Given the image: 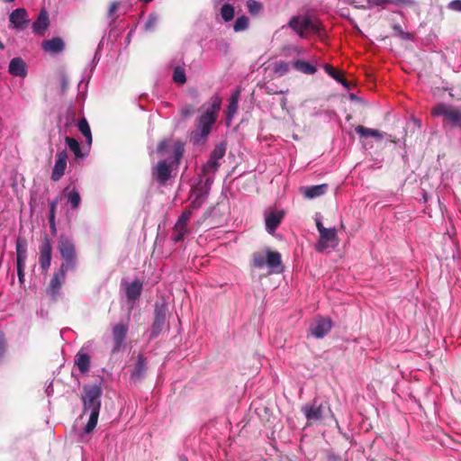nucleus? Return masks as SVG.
Returning <instances> with one entry per match:
<instances>
[{"mask_svg":"<svg viewBox=\"0 0 461 461\" xmlns=\"http://www.w3.org/2000/svg\"><path fill=\"white\" fill-rule=\"evenodd\" d=\"M221 107V98L219 95H213L211 98L210 106L197 118L195 130L191 132V140L194 144H199L208 137L212 125L217 120Z\"/></svg>","mask_w":461,"mask_h":461,"instance_id":"1","label":"nucleus"},{"mask_svg":"<svg viewBox=\"0 0 461 461\" xmlns=\"http://www.w3.org/2000/svg\"><path fill=\"white\" fill-rule=\"evenodd\" d=\"M102 393V388L98 384L85 385L83 387L81 395L83 414L90 412L88 422L84 429L86 434L91 433L96 427L101 409Z\"/></svg>","mask_w":461,"mask_h":461,"instance_id":"2","label":"nucleus"},{"mask_svg":"<svg viewBox=\"0 0 461 461\" xmlns=\"http://www.w3.org/2000/svg\"><path fill=\"white\" fill-rule=\"evenodd\" d=\"M288 25L301 38H306L309 33L321 35L322 31V24L320 20L309 15L293 16L290 19Z\"/></svg>","mask_w":461,"mask_h":461,"instance_id":"3","label":"nucleus"},{"mask_svg":"<svg viewBox=\"0 0 461 461\" xmlns=\"http://www.w3.org/2000/svg\"><path fill=\"white\" fill-rule=\"evenodd\" d=\"M302 411L309 421H321L328 416L333 417L330 405L326 401L314 398L309 404L302 407Z\"/></svg>","mask_w":461,"mask_h":461,"instance_id":"4","label":"nucleus"},{"mask_svg":"<svg viewBox=\"0 0 461 461\" xmlns=\"http://www.w3.org/2000/svg\"><path fill=\"white\" fill-rule=\"evenodd\" d=\"M251 266L254 268H262L267 266L273 271L279 272V268L282 267L281 254L269 249H267L266 253L255 252L251 258Z\"/></svg>","mask_w":461,"mask_h":461,"instance_id":"5","label":"nucleus"},{"mask_svg":"<svg viewBox=\"0 0 461 461\" xmlns=\"http://www.w3.org/2000/svg\"><path fill=\"white\" fill-rule=\"evenodd\" d=\"M58 249L63 258L61 267L74 269L77 266V252L74 242L67 236L61 235L58 241Z\"/></svg>","mask_w":461,"mask_h":461,"instance_id":"6","label":"nucleus"},{"mask_svg":"<svg viewBox=\"0 0 461 461\" xmlns=\"http://www.w3.org/2000/svg\"><path fill=\"white\" fill-rule=\"evenodd\" d=\"M431 114L434 116H443L444 123L461 129V109L439 103L431 109Z\"/></svg>","mask_w":461,"mask_h":461,"instance_id":"7","label":"nucleus"},{"mask_svg":"<svg viewBox=\"0 0 461 461\" xmlns=\"http://www.w3.org/2000/svg\"><path fill=\"white\" fill-rule=\"evenodd\" d=\"M128 325L126 323H116L112 330V337L113 346L111 354L115 355L124 348V341L128 334Z\"/></svg>","mask_w":461,"mask_h":461,"instance_id":"8","label":"nucleus"},{"mask_svg":"<svg viewBox=\"0 0 461 461\" xmlns=\"http://www.w3.org/2000/svg\"><path fill=\"white\" fill-rule=\"evenodd\" d=\"M17 276L20 283L24 280V267L27 258V241L23 238H18L15 245Z\"/></svg>","mask_w":461,"mask_h":461,"instance_id":"9","label":"nucleus"},{"mask_svg":"<svg viewBox=\"0 0 461 461\" xmlns=\"http://www.w3.org/2000/svg\"><path fill=\"white\" fill-rule=\"evenodd\" d=\"M52 258V244L50 237L44 235L40 246L39 264L42 271L47 272L50 267Z\"/></svg>","mask_w":461,"mask_h":461,"instance_id":"10","label":"nucleus"},{"mask_svg":"<svg viewBox=\"0 0 461 461\" xmlns=\"http://www.w3.org/2000/svg\"><path fill=\"white\" fill-rule=\"evenodd\" d=\"M68 269L59 267V269L55 272L50 279V282L47 287V294L53 299L56 300L59 294V291L65 282L66 274Z\"/></svg>","mask_w":461,"mask_h":461,"instance_id":"11","label":"nucleus"},{"mask_svg":"<svg viewBox=\"0 0 461 461\" xmlns=\"http://www.w3.org/2000/svg\"><path fill=\"white\" fill-rule=\"evenodd\" d=\"M337 230L334 228H329L327 230H322L320 234V239L316 244V250L323 252L328 248H335L338 245Z\"/></svg>","mask_w":461,"mask_h":461,"instance_id":"12","label":"nucleus"},{"mask_svg":"<svg viewBox=\"0 0 461 461\" xmlns=\"http://www.w3.org/2000/svg\"><path fill=\"white\" fill-rule=\"evenodd\" d=\"M9 21L14 29L23 31L30 23L28 13L24 8H17L9 15Z\"/></svg>","mask_w":461,"mask_h":461,"instance_id":"13","label":"nucleus"},{"mask_svg":"<svg viewBox=\"0 0 461 461\" xmlns=\"http://www.w3.org/2000/svg\"><path fill=\"white\" fill-rule=\"evenodd\" d=\"M413 4V0H365L364 4L356 5V7L358 9L367 10L373 6H382L384 8L387 5L410 6Z\"/></svg>","mask_w":461,"mask_h":461,"instance_id":"14","label":"nucleus"},{"mask_svg":"<svg viewBox=\"0 0 461 461\" xmlns=\"http://www.w3.org/2000/svg\"><path fill=\"white\" fill-rule=\"evenodd\" d=\"M68 156L66 150H62L56 155V161L51 173V179L55 182L61 179L67 168Z\"/></svg>","mask_w":461,"mask_h":461,"instance_id":"15","label":"nucleus"},{"mask_svg":"<svg viewBox=\"0 0 461 461\" xmlns=\"http://www.w3.org/2000/svg\"><path fill=\"white\" fill-rule=\"evenodd\" d=\"M42 50L51 55H57L65 50V41L61 37H53L50 40H44L41 43Z\"/></svg>","mask_w":461,"mask_h":461,"instance_id":"16","label":"nucleus"},{"mask_svg":"<svg viewBox=\"0 0 461 461\" xmlns=\"http://www.w3.org/2000/svg\"><path fill=\"white\" fill-rule=\"evenodd\" d=\"M332 322L329 318H320L311 327V334L316 339H322L331 330Z\"/></svg>","mask_w":461,"mask_h":461,"instance_id":"17","label":"nucleus"},{"mask_svg":"<svg viewBox=\"0 0 461 461\" xmlns=\"http://www.w3.org/2000/svg\"><path fill=\"white\" fill-rule=\"evenodd\" d=\"M49 26V13L46 9L42 8L38 14L37 19L32 23V32L37 35L43 36Z\"/></svg>","mask_w":461,"mask_h":461,"instance_id":"18","label":"nucleus"},{"mask_svg":"<svg viewBox=\"0 0 461 461\" xmlns=\"http://www.w3.org/2000/svg\"><path fill=\"white\" fill-rule=\"evenodd\" d=\"M152 175L159 184L164 185L171 177V167L167 161H159L153 168Z\"/></svg>","mask_w":461,"mask_h":461,"instance_id":"19","label":"nucleus"},{"mask_svg":"<svg viewBox=\"0 0 461 461\" xmlns=\"http://www.w3.org/2000/svg\"><path fill=\"white\" fill-rule=\"evenodd\" d=\"M8 72L14 77H25L27 76L26 63L22 58H14L9 63Z\"/></svg>","mask_w":461,"mask_h":461,"instance_id":"20","label":"nucleus"},{"mask_svg":"<svg viewBox=\"0 0 461 461\" xmlns=\"http://www.w3.org/2000/svg\"><path fill=\"white\" fill-rule=\"evenodd\" d=\"M301 190L304 197L308 199H313L323 195L328 190V185L321 184L317 185L304 186L302 187Z\"/></svg>","mask_w":461,"mask_h":461,"instance_id":"21","label":"nucleus"},{"mask_svg":"<svg viewBox=\"0 0 461 461\" xmlns=\"http://www.w3.org/2000/svg\"><path fill=\"white\" fill-rule=\"evenodd\" d=\"M166 323V314L161 310H156L154 321L151 327V337H158L162 331Z\"/></svg>","mask_w":461,"mask_h":461,"instance_id":"22","label":"nucleus"},{"mask_svg":"<svg viewBox=\"0 0 461 461\" xmlns=\"http://www.w3.org/2000/svg\"><path fill=\"white\" fill-rule=\"evenodd\" d=\"M147 370V362L143 355H138L137 362L131 372V379L134 381L141 380Z\"/></svg>","mask_w":461,"mask_h":461,"instance_id":"23","label":"nucleus"},{"mask_svg":"<svg viewBox=\"0 0 461 461\" xmlns=\"http://www.w3.org/2000/svg\"><path fill=\"white\" fill-rule=\"evenodd\" d=\"M142 291V283L135 280L126 285L125 292L129 301H136L140 298Z\"/></svg>","mask_w":461,"mask_h":461,"instance_id":"24","label":"nucleus"},{"mask_svg":"<svg viewBox=\"0 0 461 461\" xmlns=\"http://www.w3.org/2000/svg\"><path fill=\"white\" fill-rule=\"evenodd\" d=\"M188 222L181 221L177 219L172 234V240L175 242H179L184 240L185 236L189 232L187 228Z\"/></svg>","mask_w":461,"mask_h":461,"instance_id":"25","label":"nucleus"},{"mask_svg":"<svg viewBox=\"0 0 461 461\" xmlns=\"http://www.w3.org/2000/svg\"><path fill=\"white\" fill-rule=\"evenodd\" d=\"M292 66L296 71L305 75H313L317 71L315 66L302 59L293 61Z\"/></svg>","mask_w":461,"mask_h":461,"instance_id":"26","label":"nucleus"},{"mask_svg":"<svg viewBox=\"0 0 461 461\" xmlns=\"http://www.w3.org/2000/svg\"><path fill=\"white\" fill-rule=\"evenodd\" d=\"M284 214L283 212H271L266 218V228L269 233H273L280 224Z\"/></svg>","mask_w":461,"mask_h":461,"instance_id":"27","label":"nucleus"},{"mask_svg":"<svg viewBox=\"0 0 461 461\" xmlns=\"http://www.w3.org/2000/svg\"><path fill=\"white\" fill-rule=\"evenodd\" d=\"M323 68L325 72L329 74L332 78L342 84L346 88L350 89L351 84L343 77L342 74L337 71L332 66L325 64Z\"/></svg>","mask_w":461,"mask_h":461,"instance_id":"28","label":"nucleus"},{"mask_svg":"<svg viewBox=\"0 0 461 461\" xmlns=\"http://www.w3.org/2000/svg\"><path fill=\"white\" fill-rule=\"evenodd\" d=\"M239 97H240V91H237L235 94L232 95L228 108H227V116L226 121L229 124L235 114V113L238 110V103H239Z\"/></svg>","mask_w":461,"mask_h":461,"instance_id":"29","label":"nucleus"},{"mask_svg":"<svg viewBox=\"0 0 461 461\" xmlns=\"http://www.w3.org/2000/svg\"><path fill=\"white\" fill-rule=\"evenodd\" d=\"M75 363L81 373H86L90 367V357L86 353H78L76 356Z\"/></svg>","mask_w":461,"mask_h":461,"instance_id":"30","label":"nucleus"},{"mask_svg":"<svg viewBox=\"0 0 461 461\" xmlns=\"http://www.w3.org/2000/svg\"><path fill=\"white\" fill-rule=\"evenodd\" d=\"M355 131L362 138H367V137H374V138H377V139L383 138L382 132H380L378 130L366 128L362 125H357L355 128Z\"/></svg>","mask_w":461,"mask_h":461,"instance_id":"31","label":"nucleus"},{"mask_svg":"<svg viewBox=\"0 0 461 461\" xmlns=\"http://www.w3.org/2000/svg\"><path fill=\"white\" fill-rule=\"evenodd\" d=\"M79 131L85 136L88 145L92 144V133L87 120L83 117L77 122Z\"/></svg>","mask_w":461,"mask_h":461,"instance_id":"32","label":"nucleus"},{"mask_svg":"<svg viewBox=\"0 0 461 461\" xmlns=\"http://www.w3.org/2000/svg\"><path fill=\"white\" fill-rule=\"evenodd\" d=\"M58 202H59V200H58V198H56L55 200L50 201L49 203V205H50L49 223H50V228L51 233L53 235H55L57 233L55 214H56V208L58 205Z\"/></svg>","mask_w":461,"mask_h":461,"instance_id":"33","label":"nucleus"},{"mask_svg":"<svg viewBox=\"0 0 461 461\" xmlns=\"http://www.w3.org/2000/svg\"><path fill=\"white\" fill-rule=\"evenodd\" d=\"M65 142L68 145V147L69 148V149L74 153L76 158H84V154L81 151L79 142L76 139H74L72 137H66Z\"/></svg>","mask_w":461,"mask_h":461,"instance_id":"34","label":"nucleus"},{"mask_svg":"<svg viewBox=\"0 0 461 461\" xmlns=\"http://www.w3.org/2000/svg\"><path fill=\"white\" fill-rule=\"evenodd\" d=\"M68 202L72 210H77L81 203L80 194L77 189H72L67 194Z\"/></svg>","mask_w":461,"mask_h":461,"instance_id":"35","label":"nucleus"},{"mask_svg":"<svg viewBox=\"0 0 461 461\" xmlns=\"http://www.w3.org/2000/svg\"><path fill=\"white\" fill-rule=\"evenodd\" d=\"M225 152L226 143L220 142L214 147L213 150L211 152L210 157L212 158V160H217L219 162V160L224 157Z\"/></svg>","mask_w":461,"mask_h":461,"instance_id":"36","label":"nucleus"},{"mask_svg":"<svg viewBox=\"0 0 461 461\" xmlns=\"http://www.w3.org/2000/svg\"><path fill=\"white\" fill-rule=\"evenodd\" d=\"M235 14L234 7L230 4H224L221 7V15L225 22H230Z\"/></svg>","mask_w":461,"mask_h":461,"instance_id":"37","label":"nucleus"},{"mask_svg":"<svg viewBox=\"0 0 461 461\" xmlns=\"http://www.w3.org/2000/svg\"><path fill=\"white\" fill-rule=\"evenodd\" d=\"M185 147L181 141H176L174 146V164L176 166L180 163V160L184 155Z\"/></svg>","mask_w":461,"mask_h":461,"instance_id":"38","label":"nucleus"},{"mask_svg":"<svg viewBox=\"0 0 461 461\" xmlns=\"http://www.w3.org/2000/svg\"><path fill=\"white\" fill-rule=\"evenodd\" d=\"M173 81L179 85H184L186 82L185 73L182 68L176 67L174 69Z\"/></svg>","mask_w":461,"mask_h":461,"instance_id":"39","label":"nucleus"},{"mask_svg":"<svg viewBox=\"0 0 461 461\" xmlns=\"http://www.w3.org/2000/svg\"><path fill=\"white\" fill-rule=\"evenodd\" d=\"M219 167L220 163L217 160H212V158L210 157L209 160L203 167V172L204 175L214 173L218 170Z\"/></svg>","mask_w":461,"mask_h":461,"instance_id":"40","label":"nucleus"},{"mask_svg":"<svg viewBox=\"0 0 461 461\" xmlns=\"http://www.w3.org/2000/svg\"><path fill=\"white\" fill-rule=\"evenodd\" d=\"M288 71H289V65H288V63H286L285 61H278V62L275 63L274 72L278 77L285 76V74L288 73Z\"/></svg>","mask_w":461,"mask_h":461,"instance_id":"41","label":"nucleus"},{"mask_svg":"<svg viewBox=\"0 0 461 461\" xmlns=\"http://www.w3.org/2000/svg\"><path fill=\"white\" fill-rule=\"evenodd\" d=\"M248 26H249V19L247 16L242 15V16L237 18V20L234 23L233 29L235 32H241V31L246 30L248 28Z\"/></svg>","mask_w":461,"mask_h":461,"instance_id":"42","label":"nucleus"},{"mask_svg":"<svg viewBox=\"0 0 461 461\" xmlns=\"http://www.w3.org/2000/svg\"><path fill=\"white\" fill-rule=\"evenodd\" d=\"M247 7L251 14H257L262 9V5L255 0H248Z\"/></svg>","mask_w":461,"mask_h":461,"instance_id":"43","label":"nucleus"},{"mask_svg":"<svg viewBox=\"0 0 461 461\" xmlns=\"http://www.w3.org/2000/svg\"><path fill=\"white\" fill-rule=\"evenodd\" d=\"M393 30L394 32V34L400 37L402 40L411 39V34L409 32H404L400 24H393Z\"/></svg>","mask_w":461,"mask_h":461,"instance_id":"44","label":"nucleus"},{"mask_svg":"<svg viewBox=\"0 0 461 461\" xmlns=\"http://www.w3.org/2000/svg\"><path fill=\"white\" fill-rule=\"evenodd\" d=\"M59 83H60L61 93L65 94L68 91V86H69V79L65 72L59 73Z\"/></svg>","mask_w":461,"mask_h":461,"instance_id":"45","label":"nucleus"},{"mask_svg":"<svg viewBox=\"0 0 461 461\" xmlns=\"http://www.w3.org/2000/svg\"><path fill=\"white\" fill-rule=\"evenodd\" d=\"M158 22V16L157 14H149V18L146 22V24H145L146 30H148V31L153 30L156 27Z\"/></svg>","mask_w":461,"mask_h":461,"instance_id":"46","label":"nucleus"},{"mask_svg":"<svg viewBox=\"0 0 461 461\" xmlns=\"http://www.w3.org/2000/svg\"><path fill=\"white\" fill-rule=\"evenodd\" d=\"M203 202H204L203 195L201 194H197L195 199L194 201H192V203H190V205L188 207L191 208L192 210L199 209L203 205Z\"/></svg>","mask_w":461,"mask_h":461,"instance_id":"47","label":"nucleus"},{"mask_svg":"<svg viewBox=\"0 0 461 461\" xmlns=\"http://www.w3.org/2000/svg\"><path fill=\"white\" fill-rule=\"evenodd\" d=\"M119 6V2H113L108 8L107 17L113 19V22L115 20L114 14L118 10Z\"/></svg>","mask_w":461,"mask_h":461,"instance_id":"48","label":"nucleus"},{"mask_svg":"<svg viewBox=\"0 0 461 461\" xmlns=\"http://www.w3.org/2000/svg\"><path fill=\"white\" fill-rule=\"evenodd\" d=\"M193 213V210L188 206L183 211L178 220L181 221L188 222Z\"/></svg>","mask_w":461,"mask_h":461,"instance_id":"49","label":"nucleus"},{"mask_svg":"<svg viewBox=\"0 0 461 461\" xmlns=\"http://www.w3.org/2000/svg\"><path fill=\"white\" fill-rule=\"evenodd\" d=\"M194 110L192 105H186L183 107L180 111V113L183 118H187L188 116L192 115L194 113Z\"/></svg>","mask_w":461,"mask_h":461,"instance_id":"50","label":"nucleus"},{"mask_svg":"<svg viewBox=\"0 0 461 461\" xmlns=\"http://www.w3.org/2000/svg\"><path fill=\"white\" fill-rule=\"evenodd\" d=\"M448 8L453 11L461 12V0H453L448 4Z\"/></svg>","mask_w":461,"mask_h":461,"instance_id":"51","label":"nucleus"},{"mask_svg":"<svg viewBox=\"0 0 461 461\" xmlns=\"http://www.w3.org/2000/svg\"><path fill=\"white\" fill-rule=\"evenodd\" d=\"M167 146L168 143L167 140L160 141L157 148L158 153L163 154L167 150Z\"/></svg>","mask_w":461,"mask_h":461,"instance_id":"52","label":"nucleus"},{"mask_svg":"<svg viewBox=\"0 0 461 461\" xmlns=\"http://www.w3.org/2000/svg\"><path fill=\"white\" fill-rule=\"evenodd\" d=\"M5 340L4 336L0 334V359L5 356Z\"/></svg>","mask_w":461,"mask_h":461,"instance_id":"53","label":"nucleus"},{"mask_svg":"<svg viewBox=\"0 0 461 461\" xmlns=\"http://www.w3.org/2000/svg\"><path fill=\"white\" fill-rule=\"evenodd\" d=\"M316 227H317V230H318L320 234L321 233L322 230H328V228H325L323 226V224L321 223V221H316Z\"/></svg>","mask_w":461,"mask_h":461,"instance_id":"54","label":"nucleus"},{"mask_svg":"<svg viewBox=\"0 0 461 461\" xmlns=\"http://www.w3.org/2000/svg\"><path fill=\"white\" fill-rule=\"evenodd\" d=\"M285 92L286 91H283V90L275 91L274 89H271L269 87L267 88V93L269 94V95H279V94H284Z\"/></svg>","mask_w":461,"mask_h":461,"instance_id":"55","label":"nucleus"},{"mask_svg":"<svg viewBox=\"0 0 461 461\" xmlns=\"http://www.w3.org/2000/svg\"><path fill=\"white\" fill-rule=\"evenodd\" d=\"M5 3H12L14 2V0H3Z\"/></svg>","mask_w":461,"mask_h":461,"instance_id":"56","label":"nucleus"},{"mask_svg":"<svg viewBox=\"0 0 461 461\" xmlns=\"http://www.w3.org/2000/svg\"><path fill=\"white\" fill-rule=\"evenodd\" d=\"M0 48L3 50L5 49V45L0 41Z\"/></svg>","mask_w":461,"mask_h":461,"instance_id":"57","label":"nucleus"}]
</instances>
